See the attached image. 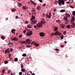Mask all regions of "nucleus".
I'll use <instances>...</instances> for the list:
<instances>
[{
    "mask_svg": "<svg viewBox=\"0 0 75 75\" xmlns=\"http://www.w3.org/2000/svg\"><path fill=\"white\" fill-rule=\"evenodd\" d=\"M35 16L34 15H33L32 16V18L30 20V21H31L33 20H34V19H35Z\"/></svg>",
    "mask_w": 75,
    "mask_h": 75,
    "instance_id": "obj_9",
    "label": "nucleus"
},
{
    "mask_svg": "<svg viewBox=\"0 0 75 75\" xmlns=\"http://www.w3.org/2000/svg\"><path fill=\"white\" fill-rule=\"evenodd\" d=\"M21 68H23L24 67V66L23 65V64H21Z\"/></svg>",
    "mask_w": 75,
    "mask_h": 75,
    "instance_id": "obj_31",
    "label": "nucleus"
},
{
    "mask_svg": "<svg viewBox=\"0 0 75 75\" xmlns=\"http://www.w3.org/2000/svg\"><path fill=\"white\" fill-rule=\"evenodd\" d=\"M8 45H9V47H12V46H13V44L11 43H9Z\"/></svg>",
    "mask_w": 75,
    "mask_h": 75,
    "instance_id": "obj_10",
    "label": "nucleus"
},
{
    "mask_svg": "<svg viewBox=\"0 0 75 75\" xmlns=\"http://www.w3.org/2000/svg\"><path fill=\"white\" fill-rule=\"evenodd\" d=\"M11 11L13 12H15V11H16V10L15 9H13L11 10Z\"/></svg>",
    "mask_w": 75,
    "mask_h": 75,
    "instance_id": "obj_25",
    "label": "nucleus"
},
{
    "mask_svg": "<svg viewBox=\"0 0 75 75\" xmlns=\"http://www.w3.org/2000/svg\"><path fill=\"white\" fill-rule=\"evenodd\" d=\"M30 2L32 3H34V1H32V0H30Z\"/></svg>",
    "mask_w": 75,
    "mask_h": 75,
    "instance_id": "obj_53",
    "label": "nucleus"
},
{
    "mask_svg": "<svg viewBox=\"0 0 75 75\" xmlns=\"http://www.w3.org/2000/svg\"><path fill=\"white\" fill-rule=\"evenodd\" d=\"M58 32V31H57L55 32V35H57V34L58 35H59V36H61V33H59Z\"/></svg>",
    "mask_w": 75,
    "mask_h": 75,
    "instance_id": "obj_7",
    "label": "nucleus"
},
{
    "mask_svg": "<svg viewBox=\"0 0 75 75\" xmlns=\"http://www.w3.org/2000/svg\"><path fill=\"white\" fill-rule=\"evenodd\" d=\"M18 6H19V7H20V6H21L22 5V4L20 3H18Z\"/></svg>",
    "mask_w": 75,
    "mask_h": 75,
    "instance_id": "obj_30",
    "label": "nucleus"
},
{
    "mask_svg": "<svg viewBox=\"0 0 75 75\" xmlns=\"http://www.w3.org/2000/svg\"><path fill=\"white\" fill-rule=\"evenodd\" d=\"M66 3L67 4H69V3H70V2L68 1L66 2Z\"/></svg>",
    "mask_w": 75,
    "mask_h": 75,
    "instance_id": "obj_44",
    "label": "nucleus"
},
{
    "mask_svg": "<svg viewBox=\"0 0 75 75\" xmlns=\"http://www.w3.org/2000/svg\"><path fill=\"white\" fill-rule=\"evenodd\" d=\"M75 23H72L71 25V28H75Z\"/></svg>",
    "mask_w": 75,
    "mask_h": 75,
    "instance_id": "obj_15",
    "label": "nucleus"
},
{
    "mask_svg": "<svg viewBox=\"0 0 75 75\" xmlns=\"http://www.w3.org/2000/svg\"><path fill=\"white\" fill-rule=\"evenodd\" d=\"M46 16L47 18H51V16H50L48 15L47 14L46 15Z\"/></svg>",
    "mask_w": 75,
    "mask_h": 75,
    "instance_id": "obj_11",
    "label": "nucleus"
},
{
    "mask_svg": "<svg viewBox=\"0 0 75 75\" xmlns=\"http://www.w3.org/2000/svg\"><path fill=\"white\" fill-rule=\"evenodd\" d=\"M31 41L30 40V39H26L25 41H23V44H27L28 43V44H30V42Z\"/></svg>",
    "mask_w": 75,
    "mask_h": 75,
    "instance_id": "obj_2",
    "label": "nucleus"
},
{
    "mask_svg": "<svg viewBox=\"0 0 75 75\" xmlns=\"http://www.w3.org/2000/svg\"><path fill=\"white\" fill-rule=\"evenodd\" d=\"M45 19L44 18H42L41 19V23L44 24L45 23Z\"/></svg>",
    "mask_w": 75,
    "mask_h": 75,
    "instance_id": "obj_6",
    "label": "nucleus"
},
{
    "mask_svg": "<svg viewBox=\"0 0 75 75\" xmlns=\"http://www.w3.org/2000/svg\"><path fill=\"white\" fill-rule=\"evenodd\" d=\"M27 28H32V27L30 25H28L27 26Z\"/></svg>",
    "mask_w": 75,
    "mask_h": 75,
    "instance_id": "obj_13",
    "label": "nucleus"
},
{
    "mask_svg": "<svg viewBox=\"0 0 75 75\" xmlns=\"http://www.w3.org/2000/svg\"><path fill=\"white\" fill-rule=\"evenodd\" d=\"M70 7H71V8H74V7L72 6H71Z\"/></svg>",
    "mask_w": 75,
    "mask_h": 75,
    "instance_id": "obj_58",
    "label": "nucleus"
},
{
    "mask_svg": "<svg viewBox=\"0 0 75 75\" xmlns=\"http://www.w3.org/2000/svg\"><path fill=\"white\" fill-rule=\"evenodd\" d=\"M15 18L16 19H17V18H18V16H16L15 17Z\"/></svg>",
    "mask_w": 75,
    "mask_h": 75,
    "instance_id": "obj_60",
    "label": "nucleus"
},
{
    "mask_svg": "<svg viewBox=\"0 0 75 75\" xmlns=\"http://www.w3.org/2000/svg\"><path fill=\"white\" fill-rule=\"evenodd\" d=\"M32 75H35V74L34 73H32Z\"/></svg>",
    "mask_w": 75,
    "mask_h": 75,
    "instance_id": "obj_64",
    "label": "nucleus"
},
{
    "mask_svg": "<svg viewBox=\"0 0 75 75\" xmlns=\"http://www.w3.org/2000/svg\"><path fill=\"white\" fill-rule=\"evenodd\" d=\"M59 21H60L59 20H57L56 21V22H57L58 23L59 22Z\"/></svg>",
    "mask_w": 75,
    "mask_h": 75,
    "instance_id": "obj_62",
    "label": "nucleus"
},
{
    "mask_svg": "<svg viewBox=\"0 0 75 75\" xmlns=\"http://www.w3.org/2000/svg\"><path fill=\"white\" fill-rule=\"evenodd\" d=\"M62 28H64V27H65V25H63L62 26Z\"/></svg>",
    "mask_w": 75,
    "mask_h": 75,
    "instance_id": "obj_59",
    "label": "nucleus"
},
{
    "mask_svg": "<svg viewBox=\"0 0 75 75\" xmlns=\"http://www.w3.org/2000/svg\"><path fill=\"white\" fill-rule=\"evenodd\" d=\"M58 4L59 6H62V5H64L65 4V1L63 0H58Z\"/></svg>",
    "mask_w": 75,
    "mask_h": 75,
    "instance_id": "obj_1",
    "label": "nucleus"
},
{
    "mask_svg": "<svg viewBox=\"0 0 75 75\" xmlns=\"http://www.w3.org/2000/svg\"><path fill=\"white\" fill-rule=\"evenodd\" d=\"M65 16H67V17H69L70 16V15H69V13H66Z\"/></svg>",
    "mask_w": 75,
    "mask_h": 75,
    "instance_id": "obj_18",
    "label": "nucleus"
},
{
    "mask_svg": "<svg viewBox=\"0 0 75 75\" xmlns=\"http://www.w3.org/2000/svg\"><path fill=\"white\" fill-rule=\"evenodd\" d=\"M46 6V4H44L43 5V6L44 7H45V6Z\"/></svg>",
    "mask_w": 75,
    "mask_h": 75,
    "instance_id": "obj_56",
    "label": "nucleus"
},
{
    "mask_svg": "<svg viewBox=\"0 0 75 75\" xmlns=\"http://www.w3.org/2000/svg\"><path fill=\"white\" fill-rule=\"evenodd\" d=\"M41 37H43V36H44V35H45V34H44V33L42 32L41 33H39Z\"/></svg>",
    "mask_w": 75,
    "mask_h": 75,
    "instance_id": "obj_8",
    "label": "nucleus"
},
{
    "mask_svg": "<svg viewBox=\"0 0 75 75\" xmlns=\"http://www.w3.org/2000/svg\"><path fill=\"white\" fill-rule=\"evenodd\" d=\"M7 52H8V53H9L10 52V51L8 50V51Z\"/></svg>",
    "mask_w": 75,
    "mask_h": 75,
    "instance_id": "obj_61",
    "label": "nucleus"
},
{
    "mask_svg": "<svg viewBox=\"0 0 75 75\" xmlns=\"http://www.w3.org/2000/svg\"><path fill=\"white\" fill-rule=\"evenodd\" d=\"M58 29V27H56L54 28V31H56L57 30V29Z\"/></svg>",
    "mask_w": 75,
    "mask_h": 75,
    "instance_id": "obj_27",
    "label": "nucleus"
},
{
    "mask_svg": "<svg viewBox=\"0 0 75 75\" xmlns=\"http://www.w3.org/2000/svg\"><path fill=\"white\" fill-rule=\"evenodd\" d=\"M14 61H16V62L18 61V59L17 58H16L14 60Z\"/></svg>",
    "mask_w": 75,
    "mask_h": 75,
    "instance_id": "obj_28",
    "label": "nucleus"
},
{
    "mask_svg": "<svg viewBox=\"0 0 75 75\" xmlns=\"http://www.w3.org/2000/svg\"><path fill=\"white\" fill-rule=\"evenodd\" d=\"M63 38H64V36L63 35H62L61 38V40H62Z\"/></svg>",
    "mask_w": 75,
    "mask_h": 75,
    "instance_id": "obj_39",
    "label": "nucleus"
},
{
    "mask_svg": "<svg viewBox=\"0 0 75 75\" xmlns=\"http://www.w3.org/2000/svg\"><path fill=\"white\" fill-rule=\"evenodd\" d=\"M72 14L74 16H75V11H73L72 12Z\"/></svg>",
    "mask_w": 75,
    "mask_h": 75,
    "instance_id": "obj_24",
    "label": "nucleus"
},
{
    "mask_svg": "<svg viewBox=\"0 0 75 75\" xmlns=\"http://www.w3.org/2000/svg\"><path fill=\"white\" fill-rule=\"evenodd\" d=\"M73 1H74V0H70V3H73Z\"/></svg>",
    "mask_w": 75,
    "mask_h": 75,
    "instance_id": "obj_37",
    "label": "nucleus"
},
{
    "mask_svg": "<svg viewBox=\"0 0 75 75\" xmlns=\"http://www.w3.org/2000/svg\"><path fill=\"white\" fill-rule=\"evenodd\" d=\"M23 74V73H22V72H20L19 73V75H22Z\"/></svg>",
    "mask_w": 75,
    "mask_h": 75,
    "instance_id": "obj_42",
    "label": "nucleus"
},
{
    "mask_svg": "<svg viewBox=\"0 0 75 75\" xmlns=\"http://www.w3.org/2000/svg\"><path fill=\"white\" fill-rule=\"evenodd\" d=\"M41 9V6H38L37 7V9L38 10V11H40V9Z\"/></svg>",
    "mask_w": 75,
    "mask_h": 75,
    "instance_id": "obj_19",
    "label": "nucleus"
},
{
    "mask_svg": "<svg viewBox=\"0 0 75 75\" xmlns=\"http://www.w3.org/2000/svg\"><path fill=\"white\" fill-rule=\"evenodd\" d=\"M64 45H61V47H62V48H63V47H64Z\"/></svg>",
    "mask_w": 75,
    "mask_h": 75,
    "instance_id": "obj_63",
    "label": "nucleus"
},
{
    "mask_svg": "<svg viewBox=\"0 0 75 75\" xmlns=\"http://www.w3.org/2000/svg\"><path fill=\"white\" fill-rule=\"evenodd\" d=\"M72 21L73 22H74L75 20V18H74V17L72 16Z\"/></svg>",
    "mask_w": 75,
    "mask_h": 75,
    "instance_id": "obj_22",
    "label": "nucleus"
},
{
    "mask_svg": "<svg viewBox=\"0 0 75 75\" xmlns=\"http://www.w3.org/2000/svg\"><path fill=\"white\" fill-rule=\"evenodd\" d=\"M69 21H68V20H67L66 22V23H65V24H67L68 23H69Z\"/></svg>",
    "mask_w": 75,
    "mask_h": 75,
    "instance_id": "obj_38",
    "label": "nucleus"
},
{
    "mask_svg": "<svg viewBox=\"0 0 75 75\" xmlns=\"http://www.w3.org/2000/svg\"><path fill=\"white\" fill-rule=\"evenodd\" d=\"M11 39L12 40H13L14 41H17V40H18V39L16 38H11Z\"/></svg>",
    "mask_w": 75,
    "mask_h": 75,
    "instance_id": "obj_14",
    "label": "nucleus"
},
{
    "mask_svg": "<svg viewBox=\"0 0 75 75\" xmlns=\"http://www.w3.org/2000/svg\"><path fill=\"white\" fill-rule=\"evenodd\" d=\"M64 35H65V34H66V31H64Z\"/></svg>",
    "mask_w": 75,
    "mask_h": 75,
    "instance_id": "obj_52",
    "label": "nucleus"
},
{
    "mask_svg": "<svg viewBox=\"0 0 75 75\" xmlns=\"http://www.w3.org/2000/svg\"><path fill=\"white\" fill-rule=\"evenodd\" d=\"M34 28H37V26L35 25H34Z\"/></svg>",
    "mask_w": 75,
    "mask_h": 75,
    "instance_id": "obj_50",
    "label": "nucleus"
},
{
    "mask_svg": "<svg viewBox=\"0 0 75 75\" xmlns=\"http://www.w3.org/2000/svg\"><path fill=\"white\" fill-rule=\"evenodd\" d=\"M53 11H57V9L56 8H54L53 9Z\"/></svg>",
    "mask_w": 75,
    "mask_h": 75,
    "instance_id": "obj_45",
    "label": "nucleus"
},
{
    "mask_svg": "<svg viewBox=\"0 0 75 75\" xmlns=\"http://www.w3.org/2000/svg\"><path fill=\"white\" fill-rule=\"evenodd\" d=\"M14 31H16V30L15 29H13L12 30H11V32L12 33H14Z\"/></svg>",
    "mask_w": 75,
    "mask_h": 75,
    "instance_id": "obj_33",
    "label": "nucleus"
},
{
    "mask_svg": "<svg viewBox=\"0 0 75 75\" xmlns=\"http://www.w3.org/2000/svg\"><path fill=\"white\" fill-rule=\"evenodd\" d=\"M9 58L10 59H11V58H10V57H11V54H9Z\"/></svg>",
    "mask_w": 75,
    "mask_h": 75,
    "instance_id": "obj_46",
    "label": "nucleus"
},
{
    "mask_svg": "<svg viewBox=\"0 0 75 75\" xmlns=\"http://www.w3.org/2000/svg\"><path fill=\"white\" fill-rule=\"evenodd\" d=\"M37 27H41L42 26V23H40L38 24H37Z\"/></svg>",
    "mask_w": 75,
    "mask_h": 75,
    "instance_id": "obj_5",
    "label": "nucleus"
},
{
    "mask_svg": "<svg viewBox=\"0 0 75 75\" xmlns=\"http://www.w3.org/2000/svg\"><path fill=\"white\" fill-rule=\"evenodd\" d=\"M49 16H51V13H49Z\"/></svg>",
    "mask_w": 75,
    "mask_h": 75,
    "instance_id": "obj_54",
    "label": "nucleus"
},
{
    "mask_svg": "<svg viewBox=\"0 0 75 75\" xmlns=\"http://www.w3.org/2000/svg\"><path fill=\"white\" fill-rule=\"evenodd\" d=\"M35 42H34V41H33L32 42H31L30 44H35Z\"/></svg>",
    "mask_w": 75,
    "mask_h": 75,
    "instance_id": "obj_48",
    "label": "nucleus"
},
{
    "mask_svg": "<svg viewBox=\"0 0 75 75\" xmlns=\"http://www.w3.org/2000/svg\"><path fill=\"white\" fill-rule=\"evenodd\" d=\"M22 37V35H20L19 36V38H21V37Z\"/></svg>",
    "mask_w": 75,
    "mask_h": 75,
    "instance_id": "obj_57",
    "label": "nucleus"
},
{
    "mask_svg": "<svg viewBox=\"0 0 75 75\" xmlns=\"http://www.w3.org/2000/svg\"><path fill=\"white\" fill-rule=\"evenodd\" d=\"M23 33H26V30H24L23 32Z\"/></svg>",
    "mask_w": 75,
    "mask_h": 75,
    "instance_id": "obj_51",
    "label": "nucleus"
},
{
    "mask_svg": "<svg viewBox=\"0 0 75 75\" xmlns=\"http://www.w3.org/2000/svg\"><path fill=\"white\" fill-rule=\"evenodd\" d=\"M26 56H27V55L26 54H23L22 55L23 57H26Z\"/></svg>",
    "mask_w": 75,
    "mask_h": 75,
    "instance_id": "obj_34",
    "label": "nucleus"
},
{
    "mask_svg": "<svg viewBox=\"0 0 75 75\" xmlns=\"http://www.w3.org/2000/svg\"><path fill=\"white\" fill-rule=\"evenodd\" d=\"M60 13H63V12H65V10L64 9H62L60 11Z\"/></svg>",
    "mask_w": 75,
    "mask_h": 75,
    "instance_id": "obj_17",
    "label": "nucleus"
},
{
    "mask_svg": "<svg viewBox=\"0 0 75 75\" xmlns=\"http://www.w3.org/2000/svg\"><path fill=\"white\" fill-rule=\"evenodd\" d=\"M34 45L35 46V47H38V46H39V44H37V43H34Z\"/></svg>",
    "mask_w": 75,
    "mask_h": 75,
    "instance_id": "obj_20",
    "label": "nucleus"
},
{
    "mask_svg": "<svg viewBox=\"0 0 75 75\" xmlns=\"http://www.w3.org/2000/svg\"><path fill=\"white\" fill-rule=\"evenodd\" d=\"M33 34L32 31L30 30L29 32H27V36H31Z\"/></svg>",
    "mask_w": 75,
    "mask_h": 75,
    "instance_id": "obj_3",
    "label": "nucleus"
},
{
    "mask_svg": "<svg viewBox=\"0 0 75 75\" xmlns=\"http://www.w3.org/2000/svg\"><path fill=\"white\" fill-rule=\"evenodd\" d=\"M22 72H25V70L24 69L22 68L21 69Z\"/></svg>",
    "mask_w": 75,
    "mask_h": 75,
    "instance_id": "obj_23",
    "label": "nucleus"
},
{
    "mask_svg": "<svg viewBox=\"0 0 75 75\" xmlns=\"http://www.w3.org/2000/svg\"><path fill=\"white\" fill-rule=\"evenodd\" d=\"M31 46H29V45H27L26 46V47H28V48H29V47H31Z\"/></svg>",
    "mask_w": 75,
    "mask_h": 75,
    "instance_id": "obj_49",
    "label": "nucleus"
},
{
    "mask_svg": "<svg viewBox=\"0 0 75 75\" xmlns=\"http://www.w3.org/2000/svg\"><path fill=\"white\" fill-rule=\"evenodd\" d=\"M19 42L20 44H24V42H23V41H20V42Z\"/></svg>",
    "mask_w": 75,
    "mask_h": 75,
    "instance_id": "obj_36",
    "label": "nucleus"
},
{
    "mask_svg": "<svg viewBox=\"0 0 75 75\" xmlns=\"http://www.w3.org/2000/svg\"><path fill=\"white\" fill-rule=\"evenodd\" d=\"M23 10H27V9H28V7L27 6H23Z\"/></svg>",
    "mask_w": 75,
    "mask_h": 75,
    "instance_id": "obj_12",
    "label": "nucleus"
},
{
    "mask_svg": "<svg viewBox=\"0 0 75 75\" xmlns=\"http://www.w3.org/2000/svg\"><path fill=\"white\" fill-rule=\"evenodd\" d=\"M1 39L2 40H4L5 39V37L3 36H2L1 37Z\"/></svg>",
    "mask_w": 75,
    "mask_h": 75,
    "instance_id": "obj_26",
    "label": "nucleus"
},
{
    "mask_svg": "<svg viewBox=\"0 0 75 75\" xmlns=\"http://www.w3.org/2000/svg\"><path fill=\"white\" fill-rule=\"evenodd\" d=\"M37 20H33L31 21V23L32 24H35L37 23Z\"/></svg>",
    "mask_w": 75,
    "mask_h": 75,
    "instance_id": "obj_4",
    "label": "nucleus"
},
{
    "mask_svg": "<svg viewBox=\"0 0 75 75\" xmlns=\"http://www.w3.org/2000/svg\"><path fill=\"white\" fill-rule=\"evenodd\" d=\"M54 34H55V33H52L51 35V36H54Z\"/></svg>",
    "mask_w": 75,
    "mask_h": 75,
    "instance_id": "obj_40",
    "label": "nucleus"
},
{
    "mask_svg": "<svg viewBox=\"0 0 75 75\" xmlns=\"http://www.w3.org/2000/svg\"><path fill=\"white\" fill-rule=\"evenodd\" d=\"M39 1L41 3H42V0H39Z\"/></svg>",
    "mask_w": 75,
    "mask_h": 75,
    "instance_id": "obj_55",
    "label": "nucleus"
},
{
    "mask_svg": "<svg viewBox=\"0 0 75 75\" xmlns=\"http://www.w3.org/2000/svg\"><path fill=\"white\" fill-rule=\"evenodd\" d=\"M7 51H8V49H7L5 51V54H7Z\"/></svg>",
    "mask_w": 75,
    "mask_h": 75,
    "instance_id": "obj_35",
    "label": "nucleus"
},
{
    "mask_svg": "<svg viewBox=\"0 0 75 75\" xmlns=\"http://www.w3.org/2000/svg\"><path fill=\"white\" fill-rule=\"evenodd\" d=\"M4 63L5 64H8V61H7V60H5L4 62Z\"/></svg>",
    "mask_w": 75,
    "mask_h": 75,
    "instance_id": "obj_29",
    "label": "nucleus"
},
{
    "mask_svg": "<svg viewBox=\"0 0 75 75\" xmlns=\"http://www.w3.org/2000/svg\"><path fill=\"white\" fill-rule=\"evenodd\" d=\"M67 28H71V26L70 25H68L66 26Z\"/></svg>",
    "mask_w": 75,
    "mask_h": 75,
    "instance_id": "obj_21",
    "label": "nucleus"
},
{
    "mask_svg": "<svg viewBox=\"0 0 75 75\" xmlns=\"http://www.w3.org/2000/svg\"><path fill=\"white\" fill-rule=\"evenodd\" d=\"M4 72H5V70L4 69H3L2 70V73H3V74H4Z\"/></svg>",
    "mask_w": 75,
    "mask_h": 75,
    "instance_id": "obj_43",
    "label": "nucleus"
},
{
    "mask_svg": "<svg viewBox=\"0 0 75 75\" xmlns=\"http://www.w3.org/2000/svg\"><path fill=\"white\" fill-rule=\"evenodd\" d=\"M33 3V5H34L35 6L36 5V4H35V3L34 2H33V3Z\"/></svg>",
    "mask_w": 75,
    "mask_h": 75,
    "instance_id": "obj_47",
    "label": "nucleus"
},
{
    "mask_svg": "<svg viewBox=\"0 0 75 75\" xmlns=\"http://www.w3.org/2000/svg\"><path fill=\"white\" fill-rule=\"evenodd\" d=\"M64 20H65L66 21H67V20H68V17L67 16H64Z\"/></svg>",
    "mask_w": 75,
    "mask_h": 75,
    "instance_id": "obj_16",
    "label": "nucleus"
},
{
    "mask_svg": "<svg viewBox=\"0 0 75 75\" xmlns=\"http://www.w3.org/2000/svg\"><path fill=\"white\" fill-rule=\"evenodd\" d=\"M54 50H56V51H59V50L58 49H54Z\"/></svg>",
    "mask_w": 75,
    "mask_h": 75,
    "instance_id": "obj_41",
    "label": "nucleus"
},
{
    "mask_svg": "<svg viewBox=\"0 0 75 75\" xmlns=\"http://www.w3.org/2000/svg\"><path fill=\"white\" fill-rule=\"evenodd\" d=\"M42 16L43 17H45V14L44 13H43L42 14Z\"/></svg>",
    "mask_w": 75,
    "mask_h": 75,
    "instance_id": "obj_32",
    "label": "nucleus"
}]
</instances>
